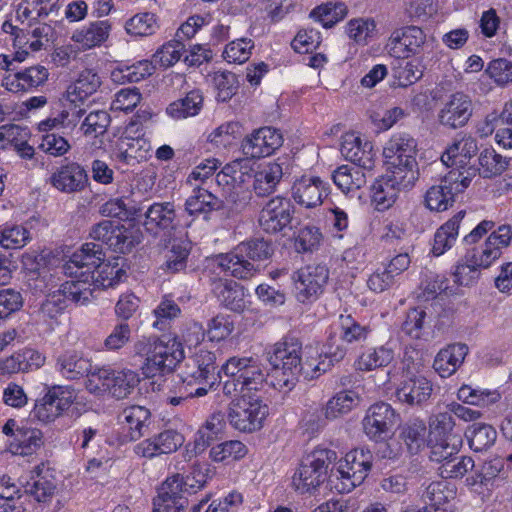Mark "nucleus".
Here are the masks:
<instances>
[{
  "mask_svg": "<svg viewBox=\"0 0 512 512\" xmlns=\"http://www.w3.org/2000/svg\"><path fill=\"white\" fill-rule=\"evenodd\" d=\"M372 454L369 450L356 448L345 455L335 472L332 471L329 482L338 493L351 492L363 483L372 467Z\"/></svg>",
  "mask_w": 512,
  "mask_h": 512,
  "instance_id": "obj_6",
  "label": "nucleus"
},
{
  "mask_svg": "<svg viewBox=\"0 0 512 512\" xmlns=\"http://www.w3.org/2000/svg\"><path fill=\"white\" fill-rule=\"evenodd\" d=\"M49 77L45 66L33 65L9 73L2 80V86L12 93H30L43 86Z\"/></svg>",
  "mask_w": 512,
  "mask_h": 512,
  "instance_id": "obj_23",
  "label": "nucleus"
},
{
  "mask_svg": "<svg viewBox=\"0 0 512 512\" xmlns=\"http://www.w3.org/2000/svg\"><path fill=\"white\" fill-rule=\"evenodd\" d=\"M456 497V487L447 482L446 480L435 481L430 483L425 492L422 494V499L434 512H447L448 509L445 505Z\"/></svg>",
  "mask_w": 512,
  "mask_h": 512,
  "instance_id": "obj_37",
  "label": "nucleus"
},
{
  "mask_svg": "<svg viewBox=\"0 0 512 512\" xmlns=\"http://www.w3.org/2000/svg\"><path fill=\"white\" fill-rule=\"evenodd\" d=\"M228 379L223 384V393L235 398L227 415L232 427L243 432H253L263 426L269 413L258 392L263 388L265 374L259 361L253 357L233 356L221 366L218 375Z\"/></svg>",
  "mask_w": 512,
  "mask_h": 512,
  "instance_id": "obj_1",
  "label": "nucleus"
},
{
  "mask_svg": "<svg viewBox=\"0 0 512 512\" xmlns=\"http://www.w3.org/2000/svg\"><path fill=\"white\" fill-rule=\"evenodd\" d=\"M302 343L293 335H286L276 342L267 352V359L273 369L275 381L273 386L277 389L291 390L298 381L299 375L305 378H314L325 372L313 363L302 362Z\"/></svg>",
  "mask_w": 512,
  "mask_h": 512,
  "instance_id": "obj_2",
  "label": "nucleus"
},
{
  "mask_svg": "<svg viewBox=\"0 0 512 512\" xmlns=\"http://www.w3.org/2000/svg\"><path fill=\"white\" fill-rule=\"evenodd\" d=\"M322 233L320 229L314 225H305L297 231L294 236V248L297 253H312L318 250Z\"/></svg>",
  "mask_w": 512,
  "mask_h": 512,
  "instance_id": "obj_55",
  "label": "nucleus"
},
{
  "mask_svg": "<svg viewBox=\"0 0 512 512\" xmlns=\"http://www.w3.org/2000/svg\"><path fill=\"white\" fill-rule=\"evenodd\" d=\"M225 426V414L222 412L213 413L198 430L195 437L196 447L204 449L210 446L223 433Z\"/></svg>",
  "mask_w": 512,
  "mask_h": 512,
  "instance_id": "obj_47",
  "label": "nucleus"
},
{
  "mask_svg": "<svg viewBox=\"0 0 512 512\" xmlns=\"http://www.w3.org/2000/svg\"><path fill=\"white\" fill-rule=\"evenodd\" d=\"M105 260V252L100 243L88 242L75 251L68 261L62 266V272L75 280L66 281L67 283L81 284L83 288H89L91 299L93 298V288L86 286L97 267Z\"/></svg>",
  "mask_w": 512,
  "mask_h": 512,
  "instance_id": "obj_7",
  "label": "nucleus"
},
{
  "mask_svg": "<svg viewBox=\"0 0 512 512\" xmlns=\"http://www.w3.org/2000/svg\"><path fill=\"white\" fill-rule=\"evenodd\" d=\"M295 214L292 201L277 195L269 199L261 208L258 223L267 234H277L290 226Z\"/></svg>",
  "mask_w": 512,
  "mask_h": 512,
  "instance_id": "obj_11",
  "label": "nucleus"
},
{
  "mask_svg": "<svg viewBox=\"0 0 512 512\" xmlns=\"http://www.w3.org/2000/svg\"><path fill=\"white\" fill-rule=\"evenodd\" d=\"M495 140L505 149L512 148V100L505 104L498 117Z\"/></svg>",
  "mask_w": 512,
  "mask_h": 512,
  "instance_id": "obj_63",
  "label": "nucleus"
},
{
  "mask_svg": "<svg viewBox=\"0 0 512 512\" xmlns=\"http://www.w3.org/2000/svg\"><path fill=\"white\" fill-rule=\"evenodd\" d=\"M215 370V353L201 348L186 360L180 378L186 386H204L209 391L214 386V381L209 380L214 378Z\"/></svg>",
  "mask_w": 512,
  "mask_h": 512,
  "instance_id": "obj_12",
  "label": "nucleus"
},
{
  "mask_svg": "<svg viewBox=\"0 0 512 512\" xmlns=\"http://www.w3.org/2000/svg\"><path fill=\"white\" fill-rule=\"evenodd\" d=\"M369 326L357 322L351 315L340 316V334L341 341L352 344L365 341L370 334Z\"/></svg>",
  "mask_w": 512,
  "mask_h": 512,
  "instance_id": "obj_54",
  "label": "nucleus"
},
{
  "mask_svg": "<svg viewBox=\"0 0 512 512\" xmlns=\"http://www.w3.org/2000/svg\"><path fill=\"white\" fill-rule=\"evenodd\" d=\"M247 454L245 444L238 440H230L213 446L210 457L215 462H229L239 460Z\"/></svg>",
  "mask_w": 512,
  "mask_h": 512,
  "instance_id": "obj_58",
  "label": "nucleus"
},
{
  "mask_svg": "<svg viewBox=\"0 0 512 512\" xmlns=\"http://www.w3.org/2000/svg\"><path fill=\"white\" fill-rule=\"evenodd\" d=\"M100 77L91 69H85L79 73L78 78L69 87L68 97L70 102L83 101L92 95L100 87Z\"/></svg>",
  "mask_w": 512,
  "mask_h": 512,
  "instance_id": "obj_43",
  "label": "nucleus"
},
{
  "mask_svg": "<svg viewBox=\"0 0 512 512\" xmlns=\"http://www.w3.org/2000/svg\"><path fill=\"white\" fill-rule=\"evenodd\" d=\"M223 209L229 210L233 214H239L250 204L252 192L249 187L228 186L222 188Z\"/></svg>",
  "mask_w": 512,
  "mask_h": 512,
  "instance_id": "obj_51",
  "label": "nucleus"
},
{
  "mask_svg": "<svg viewBox=\"0 0 512 512\" xmlns=\"http://www.w3.org/2000/svg\"><path fill=\"white\" fill-rule=\"evenodd\" d=\"M468 351V346L464 343L450 344L441 349L433 362L435 372L442 378L450 377L462 365Z\"/></svg>",
  "mask_w": 512,
  "mask_h": 512,
  "instance_id": "obj_32",
  "label": "nucleus"
},
{
  "mask_svg": "<svg viewBox=\"0 0 512 512\" xmlns=\"http://www.w3.org/2000/svg\"><path fill=\"white\" fill-rule=\"evenodd\" d=\"M176 488L166 480L161 484L153 499V512H182L188 506V498Z\"/></svg>",
  "mask_w": 512,
  "mask_h": 512,
  "instance_id": "obj_39",
  "label": "nucleus"
},
{
  "mask_svg": "<svg viewBox=\"0 0 512 512\" xmlns=\"http://www.w3.org/2000/svg\"><path fill=\"white\" fill-rule=\"evenodd\" d=\"M135 349L138 354L146 356L142 370L148 378L173 372L185 358L183 345L177 338L139 341Z\"/></svg>",
  "mask_w": 512,
  "mask_h": 512,
  "instance_id": "obj_4",
  "label": "nucleus"
},
{
  "mask_svg": "<svg viewBox=\"0 0 512 512\" xmlns=\"http://www.w3.org/2000/svg\"><path fill=\"white\" fill-rule=\"evenodd\" d=\"M398 414L389 403L377 402L371 405L363 419V429L369 439L385 440L397 424Z\"/></svg>",
  "mask_w": 512,
  "mask_h": 512,
  "instance_id": "obj_17",
  "label": "nucleus"
},
{
  "mask_svg": "<svg viewBox=\"0 0 512 512\" xmlns=\"http://www.w3.org/2000/svg\"><path fill=\"white\" fill-rule=\"evenodd\" d=\"M91 369L90 359L74 349L61 352L55 359V370L67 380H78L86 376Z\"/></svg>",
  "mask_w": 512,
  "mask_h": 512,
  "instance_id": "obj_27",
  "label": "nucleus"
},
{
  "mask_svg": "<svg viewBox=\"0 0 512 512\" xmlns=\"http://www.w3.org/2000/svg\"><path fill=\"white\" fill-rule=\"evenodd\" d=\"M125 29L128 34L134 36L152 35L158 29L156 16L150 12L138 13L126 22Z\"/></svg>",
  "mask_w": 512,
  "mask_h": 512,
  "instance_id": "obj_60",
  "label": "nucleus"
},
{
  "mask_svg": "<svg viewBox=\"0 0 512 512\" xmlns=\"http://www.w3.org/2000/svg\"><path fill=\"white\" fill-rule=\"evenodd\" d=\"M462 439H431L429 458L433 462L443 464L454 455H457L461 446Z\"/></svg>",
  "mask_w": 512,
  "mask_h": 512,
  "instance_id": "obj_61",
  "label": "nucleus"
},
{
  "mask_svg": "<svg viewBox=\"0 0 512 512\" xmlns=\"http://www.w3.org/2000/svg\"><path fill=\"white\" fill-rule=\"evenodd\" d=\"M340 151L354 167H360L363 171H370L374 167L375 153L369 141L362 143L360 137L348 135L344 138Z\"/></svg>",
  "mask_w": 512,
  "mask_h": 512,
  "instance_id": "obj_29",
  "label": "nucleus"
},
{
  "mask_svg": "<svg viewBox=\"0 0 512 512\" xmlns=\"http://www.w3.org/2000/svg\"><path fill=\"white\" fill-rule=\"evenodd\" d=\"M89 235L93 240L101 242L102 246L106 245L110 250L121 254L130 252L138 242L131 229L111 220L95 224Z\"/></svg>",
  "mask_w": 512,
  "mask_h": 512,
  "instance_id": "obj_15",
  "label": "nucleus"
},
{
  "mask_svg": "<svg viewBox=\"0 0 512 512\" xmlns=\"http://www.w3.org/2000/svg\"><path fill=\"white\" fill-rule=\"evenodd\" d=\"M124 276L125 271L118 266V263L112 265L102 261V264L97 267L95 273H93V278H90L86 286L93 288V292L99 288L114 287L122 281Z\"/></svg>",
  "mask_w": 512,
  "mask_h": 512,
  "instance_id": "obj_46",
  "label": "nucleus"
},
{
  "mask_svg": "<svg viewBox=\"0 0 512 512\" xmlns=\"http://www.w3.org/2000/svg\"><path fill=\"white\" fill-rule=\"evenodd\" d=\"M190 254L188 243H175L171 249L166 253V260L161 265V269L167 273H178L185 270L187 267V260Z\"/></svg>",
  "mask_w": 512,
  "mask_h": 512,
  "instance_id": "obj_59",
  "label": "nucleus"
},
{
  "mask_svg": "<svg viewBox=\"0 0 512 512\" xmlns=\"http://www.w3.org/2000/svg\"><path fill=\"white\" fill-rule=\"evenodd\" d=\"M433 386L430 380L422 375L405 379L395 392L397 400L409 406H421L431 397Z\"/></svg>",
  "mask_w": 512,
  "mask_h": 512,
  "instance_id": "obj_26",
  "label": "nucleus"
},
{
  "mask_svg": "<svg viewBox=\"0 0 512 512\" xmlns=\"http://www.w3.org/2000/svg\"><path fill=\"white\" fill-rule=\"evenodd\" d=\"M221 209H223V201L198 184L185 201V211L194 218L202 215L207 220L211 212Z\"/></svg>",
  "mask_w": 512,
  "mask_h": 512,
  "instance_id": "obj_31",
  "label": "nucleus"
},
{
  "mask_svg": "<svg viewBox=\"0 0 512 512\" xmlns=\"http://www.w3.org/2000/svg\"><path fill=\"white\" fill-rule=\"evenodd\" d=\"M337 459L334 450L317 447L303 457L292 477V485L301 494L310 493L326 479L329 464Z\"/></svg>",
  "mask_w": 512,
  "mask_h": 512,
  "instance_id": "obj_5",
  "label": "nucleus"
},
{
  "mask_svg": "<svg viewBox=\"0 0 512 512\" xmlns=\"http://www.w3.org/2000/svg\"><path fill=\"white\" fill-rule=\"evenodd\" d=\"M425 42L426 35L421 28L406 26L392 32L387 48L391 56L406 59L419 54Z\"/></svg>",
  "mask_w": 512,
  "mask_h": 512,
  "instance_id": "obj_19",
  "label": "nucleus"
},
{
  "mask_svg": "<svg viewBox=\"0 0 512 512\" xmlns=\"http://www.w3.org/2000/svg\"><path fill=\"white\" fill-rule=\"evenodd\" d=\"M395 357L393 344L387 342L377 347H369L361 352L355 361V368L368 372L378 368L387 367Z\"/></svg>",
  "mask_w": 512,
  "mask_h": 512,
  "instance_id": "obj_33",
  "label": "nucleus"
},
{
  "mask_svg": "<svg viewBox=\"0 0 512 512\" xmlns=\"http://www.w3.org/2000/svg\"><path fill=\"white\" fill-rule=\"evenodd\" d=\"M150 411L144 406H130L123 410L121 414V424L123 430L127 432L126 437L130 441H135L144 435L150 420Z\"/></svg>",
  "mask_w": 512,
  "mask_h": 512,
  "instance_id": "obj_36",
  "label": "nucleus"
},
{
  "mask_svg": "<svg viewBox=\"0 0 512 512\" xmlns=\"http://www.w3.org/2000/svg\"><path fill=\"white\" fill-rule=\"evenodd\" d=\"M144 216V227L154 234H157L158 230L171 231L181 225L177 220L174 204L171 202L151 204Z\"/></svg>",
  "mask_w": 512,
  "mask_h": 512,
  "instance_id": "obj_28",
  "label": "nucleus"
},
{
  "mask_svg": "<svg viewBox=\"0 0 512 512\" xmlns=\"http://www.w3.org/2000/svg\"><path fill=\"white\" fill-rule=\"evenodd\" d=\"M283 145L282 133L273 127L265 126L254 130L241 143L244 155L260 159L272 155Z\"/></svg>",
  "mask_w": 512,
  "mask_h": 512,
  "instance_id": "obj_18",
  "label": "nucleus"
},
{
  "mask_svg": "<svg viewBox=\"0 0 512 512\" xmlns=\"http://www.w3.org/2000/svg\"><path fill=\"white\" fill-rule=\"evenodd\" d=\"M26 494L39 503H47L54 497L57 481L53 472L41 463L30 471L29 480L23 485Z\"/></svg>",
  "mask_w": 512,
  "mask_h": 512,
  "instance_id": "obj_25",
  "label": "nucleus"
},
{
  "mask_svg": "<svg viewBox=\"0 0 512 512\" xmlns=\"http://www.w3.org/2000/svg\"><path fill=\"white\" fill-rule=\"evenodd\" d=\"M357 395L352 390H343L335 394L326 404L324 414L333 420L349 413L357 403Z\"/></svg>",
  "mask_w": 512,
  "mask_h": 512,
  "instance_id": "obj_52",
  "label": "nucleus"
},
{
  "mask_svg": "<svg viewBox=\"0 0 512 512\" xmlns=\"http://www.w3.org/2000/svg\"><path fill=\"white\" fill-rule=\"evenodd\" d=\"M329 193V185L319 176L302 175L296 178L291 187L294 201L305 208H314L322 204Z\"/></svg>",
  "mask_w": 512,
  "mask_h": 512,
  "instance_id": "obj_21",
  "label": "nucleus"
},
{
  "mask_svg": "<svg viewBox=\"0 0 512 512\" xmlns=\"http://www.w3.org/2000/svg\"><path fill=\"white\" fill-rule=\"evenodd\" d=\"M511 238V227L501 225L488 236L480 247L468 250L465 259L481 269L488 268L500 258L503 249L510 245Z\"/></svg>",
  "mask_w": 512,
  "mask_h": 512,
  "instance_id": "obj_14",
  "label": "nucleus"
},
{
  "mask_svg": "<svg viewBox=\"0 0 512 512\" xmlns=\"http://www.w3.org/2000/svg\"><path fill=\"white\" fill-rule=\"evenodd\" d=\"M213 292L227 309L238 313L245 309L244 288L237 282L219 279L213 283Z\"/></svg>",
  "mask_w": 512,
  "mask_h": 512,
  "instance_id": "obj_35",
  "label": "nucleus"
},
{
  "mask_svg": "<svg viewBox=\"0 0 512 512\" xmlns=\"http://www.w3.org/2000/svg\"><path fill=\"white\" fill-rule=\"evenodd\" d=\"M479 174L484 178L501 175L508 167L509 160L497 153L493 148H485L480 152Z\"/></svg>",
  "mask_w": 512,
  "mask_h": 512,
  "instance_id": "obj_48",
  "label": "nucleus"
},
{
  "mask_svg": "<svg viewBox=\"0 0 512 512\" xmlns=\"http://www.w3.org/2000/svg\"><path fill=\"white\" fill-rule=\"evenodd\" d=\"M209 469L205 466L194 465L187 474H173L166 478L171 485H176V491L188 497L205 487Z\"/></svg>",
  "mask_w": 512,
  "mask_h": 512,
  "instance_id": "obj_34",
  "label": "nucleus"
},
{
  "mask_svg": "<svg viewBox=\"0 0 512 512\" xmlns=\"http://www.w3.org/2000/svg\"><path fill=\"white\" fill-rule=\"evenodd\" d=\"M110 32L109 20H96L75 29L71 40L81 49L89 50L104 44L109 38Z\"/></svg>",
  "mask_w": 512,
  "mask_h": 512,
  "instance_id": "obj_30",
  "label": "nucleus"
},
{
  "mask_svg": "<svg viewBox=\"0 0 512 512\" xmlns=\"http://www.w3.org/2000/svg\"><path fill=\"white\" fill-rule=\"evenodd\" d=\"M212 82L217 90V100L226 102L232 98L238 89L236 75L229 71H217L213 74Z\"/></svg>",
  "mask_w": 512,
  "mask_h": 512,
  "instance_id": "obj_62",
  "label": "nucleus"
},
{
  "mask_svg": "<svg viewBox=\"0 0 512 512\" xmlns=\"http://www.w3.org/2000/svg\"><path fill=\"white\" fill-rule=\"evenodd\" d=\"M204 97L200 89L189 91L185 97L173 101L166 108V113L174 119H185L199 114Z\"/></svg>",
  "mask_w": 512,
  "mask_h": 512,
  "instance_id": "obj_41",
  "label": "nucleus"
},
{
  "mask_svg": "<svg viewBox=\"0 0 512 512\" xmlns=\"http://www.w3.org/2000/svg\"><path fill=\"white\" fill-rule=\"evenodd\" d=\"M473 112L472 98L464 92H455L442 101L437 120L444 128L456 130L468 124Z\"/></svg>",
  "mask_w": 512,
  "mask_h": 512,
  "instance_id": "obj_13",
  "label": "nucleus"
},
{
  "mask_svg": "<svg viewBox=\"0 0 512 512\" xmlns=\"http://www.w3.org/2000/svg\"><path fill=\"white\" fill-rule=\"evenodd\" d=\"M478 151L477 140L465 136L460 141L453 142L442 154L441 161L447 167H464Z\"/></svg>",
  "mask_w": 512,
  "mask_h": 512,
  "instance_id": "obj_38",
  "label": "nucleus"
},
{
  "mask_svg": "<svg viewBox=\"0 0 512 512\" xmlns=\"http://www.w3.org/2000/svg\"><path fill=\"white\" fill-rule=\"evenodd\" d=\"M334 184L344 193L360 189L366 184V175L360 167L342 165L332 174Z\"/></svg>",
  "mask_w": 512,
  "mask_h": 512,
  "instance_id": "obj_42",
  "label": "nucleus"
},
{
  "mask_svg": "<svg viewBox=\"0 0 512 512\" xmlns=\"http://www.w3.org/2000/svg\"><path fill=\"white\" fill-rule=\"evenodd\" d=\"M274 253L271 240L253 238L238 244L232 251L220 254L216 261L225 274L238 279H249L255 275L257 268L250 261H264Z\"/></svg>",
  "mask_w": 512,
  "mask_h": 512,
  "instance_id": "obj_3",
  "label": "nucleus"
},
{
  "mask_svg": "<svg viewBox=\"0 0 512 512\" xmlns=\"http://www.w3.org/2000/svg\"><path fill=\"white\" fill-rule=\"evenodd\" d=\"M183 443L184 437L181 433L173 429H167L137 443L133 451L139 457L152 459L177 451Z\"/></svg>",
  "mask_w": 512,
  "mask_h": 512,
  "instance_id": "obj_22",
  "label": "nucleus"
},
{
  "mask_svg": "<svg viewBox=\"0 0 512 512\" xmlns=\"http://www.w3.org/2000/svg\"><path fill=\"white\" fill-rule=\"evenodd\" d=\"M464 215V211L458 212L437 229L431 250L434 256L443 255L454 245L459 233L460 222Z\"/></svg>",
  "mask_w": 512,
  "mask_h": 512,
  "instance_id": "obj_40",
  "label": "nucleus"
},
{
  "mask_svg": "<svg viewBox=\"0 0 512 512\" xmlns=\"http://www.w3.org/2000/svg\"><path fill=\"white\" fill-rule=\"evenodd\" d=\"M288 170V161L281 158L259 166L253 172L252 190L255 195L257 197H268L275 193Z\"/></svg>",
  "mask_w": 512,
  "mask_h": 512,
  "instance_id": "obj_20",
  "label": "nucleus"
},
{
  "mask_svg": "<svg viewBox=\"0 0 512 512\" xmlns=\"http://www.w3.org/2000/svg\"><path fill=\"white\" fill-rule=\"evenodd\" d=\"M291 279L296 300L310 304L323 294L329 279V269L323 264H309L293 272Z\"/></svg>",
  "mask_w": 512,
  "mask_h": 512,
  "instance_id": "obj_9",
  "label": "nucleus"
},
{
  "mask_svg": "<svg viewBox=\"0 0 512 512\" xmlns=\"http://www.w3.org/2000/svg\"><path fill=\"white\" fill-rule=\"evenodd\" d=\"M347 15V6L342 2H328L315 7L310 17L319 22L324 28H331L342 21Z\"/></svg>",
  "mask_w": 512,
  "mask_h": 512,
  "instance_id": "obj_49",
  "label": "nucleus"
},
{
  "mask_svg": "<svg viewBox=\"0 0 512 512\" xmlns=\"http://www.w3.org/2000/svg\"><path fill=\"white\" fill-rule=\"evenodd\" d=\"M455 192L454 185L445 183V178L439 185L432 186L425 195V203L431 211H445L454 202Z\"/></svg>",
  "mask_w": 512,
  "mask_h": 512,
  "instance_id": "obj_45",
  "label": "nucleus"
},
{
  "mask_svg": "<svg viewBox=\"0 0 512 512\" xmlns=\"http://www.w3.org/2000/svg\"><path fill=\"white\" fill-rule=\"evenodd\" d=\"M465 436L473 451L482 452L494 445L497 439V432L489 424L474 423L468 427Z\"/></svg>",
  "mask_w": 512,
  "mask_h": 512,
  "instance_id": "obj_44",
  "label": "nucleus"
},
{
  "mask_svg": "<svg viewBox=\"0 0 512 512\" xmlns=\"http://www.w3.org/2000/svg\"><path fill=\"white\" fill-rule=\"evenodd\" d=\"M253 48L254 42L251 39H236L226 45L223 58L229 63L242 64L250 58Z\"/></svg>",
  "mask_w": 512,
  "mask_h": 512,
  "instance_id": "obj_64",
  "label": "nucleus"
},
{
  "mask_svg": "<svg viewBox=\"0 0 512 512\" xmlns=\"http://www.w3.org/2000/svg\"><path fill=\"white\" fill-rule=\"evenodd\" d=\"M412 174L387 170L386 175L377 179L371 187V197L379 209L389 208L400 191L412 188L415 184Z\"/></svg>",
  "mask_w": 512,
  "mask_h": 512,
  "instance_id": "obj_16",
  "label": "nucleus"
},
{
  "mask_svg": "<svg viewBox=\"0 0 512 512\" xmlns=\"http://www.w3.org/2000/svg\"><path fill=\"white\" fill-rule=\"evenodd\" d=\"M90 300L91 292L89 288H83L81 284L65 282L58 290L48 294L38 313L44 320H53L61 315L70 303L86 305Z\"/></svg>",
  "mask_w": 512,
  "mask_h": 512,
  "instance_id": "obj_10",
  "label": "nucleus"
},
{
  "mask_svg": "<svg viewBox=\"0 0 512 512\" xmlns=\"http://www.w3.org/2000/svg\"><path fill=\"white\" fill-rule=\"evenodd\" d=\"M185 51V44L180 40H172L159 48L152 57L155 67L169 68L178 62Z\"/></svg>",
  "mask_w": 512,
  "mask_h": 512,
  "instance_id": "obj_57",
  "label": "nucleus"
},
{
  "mask_svg": "<svg viewBox=\"0 0 512 512\" xmlns=\"http://www.w3.org/2000/svg\"><path fill=\"white\" fill-rule=\"evenodd\" d=\"M139 383V376L132 370L112 372L109 394L117 399H123L129 395Z\"/></svg>",
  "mask_w": 512,
  "mask_h": 512,
  "instance_id": "obj_53",
  "label": "nucleus"
},
{
  "mask_svg": "<svg viewBox=\"0 0 512 512\" xmlns=\"http://www.w3.org/2000/svg\"><path fill=\"white\" fill-rule=\"evenodd\" d=\"M426 431V425L420 419H411L401 427L400 437L411 454H416L424 446Z\"/></svg>",
  "mask_w": 512,
  "mask_h": 512,
  "instance_id": "obj_50",
  "label": "nucleus"
},
{
  "mask_svg": "<svg viewBox=\"0 0 512 512\" xmlns=\"http://www.w3.org/2000/svg\"><path fill=\"white\" fill-rule=\"evenodd\" d=\"M430 433L434 439H461V436L455 433V422L449 411L440 412L430 419Z\"/></svg>",
  "mask_w": 512,
  "mask_h": 512,
  "instance_id": "obj_56",
  "label": "nucleus"
},
{
  "mask_svg": "<svg viewBox=\"0 0 512 512\" xmlns=\"http://www.w3.org/2000/svg\"><path fill=\"white\" fill-rule=\"evenodd\" d=\"M387 170L412 174L417 180L419 176L416 161L417 141L408 133L399 132L391 136L383 149Z\"/></svg>",
  "mask_w": 512,
  "mask_h": 512,
  "instance_id": "obj_8",
  "label": "nucleus"
},
{
  "mask_svg": "<svg viewBox=\"0 0 512 512\" xmlns=\"http://www.w3.org/2000/svg\"><path fill=\"white\" fill-rule=\"evenodd\" d=\"M50 184L60 192L75 193L86 188L89 182L86 170L76 162H68L56 168L49 178Z\"/></svg>",
  "mask_w": 512,
  "mask_h": 512,
  "instance_id": "obj_24",
  "label": "nucleus"
}]
</instances>
